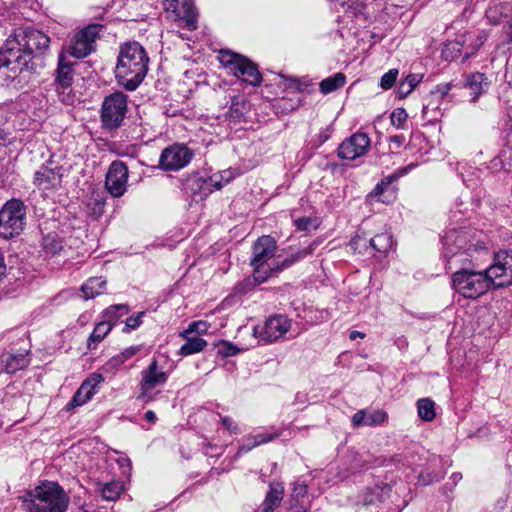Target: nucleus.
Returning <instances> with one entry per match:
<instances>
[{"label":"nucleus","mask_w":512,"mask_h":512,"mask_svg":"<svg viewBox=\"0 0 512 512\" xmlns=\"http://www.w3.org/2000/svg\"><path fill=\"white\" fill-rule=\"evenodd\" d=\"M408 115L404 109H396L391 114V123L400 128L404 122H406Z\"/></svg>","instance_id":"50"},{"label":"nucleus","mask_w":512,"mask_h":512,"mask_svg":"<svg viewBox=\"0 0 512 512\" xmlns=\"http://www.w3.org/2000/svg\"><path fill=\"white\" fill-rule=\"evenodd\" d=\"M218 354H220L223 357H232L237 355L240 351L244 350L245 348H239L238 346L234 345L231 342L221 340L217 344Z\"/></svg>","instance_id":"44"},{"label":"nucleus","mask_w":512,"mask_h":512,"mask_svg":"<svg viewBox=\"0 0 512 512\" xmlns=\"http://www.w3.org/2000/svg\"><path fill=\"white\" fill-rule=\"evenodd\" d=\"M315 249V244L292 252L284 257L277 254V244L273 237L263 235L253 245V255L250 264L253 274L236 286L239 292H247L256 285L266 282L269 278L289 268L295 262L305 258Z\"/></svg>","instance_id":"1"},{"label":"nucleus","mask_w":512,"mask_h":512,"mask_svg":"<svg viewBox=\"0 0 512 512\" xmlns=\"http://www.w3.org/2000/svg\"><path fill=\"white\" fill-rule=\"evenodd\" d=\"M419 417L424 421H432L435 416V403L429 398L419 399L417 402Z\"/></svg>","instance_id":"40"},{"label":"nucleus","mask_w":512,"mask_h":512,"mask_svg":"<svg viewBox=\"0 0 512 512\" xmlns=\"http://www.w3.org/2000/svg\"><path fill=\"white\" fill-rule=\"evenodd\" d=\"M0 360L7 373H15L30 364L29 351L25 350L18 353L6 352L1 355Z\"/></svg>","instance_id":"24"},{"label":"nucleus","mask_w":512,"mask_h":512,"mask_svg":"<svg viewBox=\"0 0 512 512\" xmlns=\"http://www.w3.org/2000/svg\"><path fill=\"white\" fill-rule=\"evenodd\" d=\"M210 323L204 320H198L191 322L187 329L180 333L181 337H187V334H206L210 328Z\"/></svg>","instance_id":"43"},{"label":"nucleus","mask_w":512,"mask_h":512,"mask_svg":"<svg viewBox=\"0 0 512 512\" xmlns=\"http://www.w3.org/2000/svg\"><path fill=\"white\" fill-rule=\"evenodd\" d=\"M127 112V96L115 92L107 96L102 105L101 119L105 127L116 128L123 121Z\"/></svg>","instance_id":"10"},{"label":"nucleus","mask_w":512,"mask_h":512,"mask_svg":"<svg viewBox=\"0 0 512 512\" xmlns=\"http://www.w3.org/2000/svg\"><path fill=\"white\" fill-rule=\"evenodd\" d=\"M387 419V414L383 410H359L352 416V424L355 427L376 426L382 424Z\"/></svg>","instance_id":"23"},{"label":"nucleus","mask_w":512,"mask_h":512,"mask_svg":"<svg viewBox=\"0 0 512 512\" xmlns=\"http://www.w3.org/2000/svg\"><path fill=\"white\" fill-rule=\"evenodd\" d=\"M221 424L233 434H239L241 432L238 424L229 416L221 417Z\"/></svg>","instance_id":"51"},{"label":"nucleus","mask_w":512,"mask_h":512,"mask_svg":"<svg viewBox=\"0 0 512 512\" xmlns=\"http://www.w3.org/2000/svg\"><path fill=\"white\" fill-rule=\"evenodd\" d=\"M165 9L179 20V26L189 30L197 28V13L192 0H166Z\"/></svg>","instance_id":"17"},{"label":"nucleus","mask_w":512,"mask_h":512,"mask_svg":"<svg viewBox=\"0 0 512 512\" xmlns=\"http://www.w3.org/2000/svg\"><path fill=\"white\" fill-rule=\"evenodd\" d=\"M123 490V484L120 481H111L107 483H99L98 491L102 498L107 501L117 500Z\"/></svg>","instance_id":"33"},{"label":"nucleus","mask_w":512,"mask_h":512,"mask_svg":"<svg viewBox=\"0 0 512 512\" xmlns=\"http://www.w3.org/2000/svg\"><path fill=\"white\" fill-rule=\"evenodd\" d=\"M486 270L491 285L505 287L512 284V250L500 251Z\"/></svg>","instance_id":"11"},{"label":"nucleus","mask_w":512,"mask_h":512,"mask_svg":"<svg viewBox=\"0 0 512 512\" xmlns=\"http://www.w3.org/2000/svg\"><path fill=\"white\" fill-rule=\"evenodd\" d=\"M237 104H232L229 111L227 112L228 117L233 121H239V119L243 116V112L239 109Z\"/></svg>","instance_id":"54"},{"label":"nucleus","mask_w":512,"mask_h":512,"mask_svg":"<svg viewBox=\"0 0 512 512\" xmlns=\"http://www.w3.org/2000/svg\"><path fill=\"white\" fill-rule=\"evenodd\" d=\"M219 60L225 69L242 82L251 86H258L261 84L262 75L259 72L258 67L248 58L230 51L222 50L219 55Z\"/></svg>","instance_id":"7"},{"label":"nucleus","mask_w":512,"mask_h":512,"mask_svg":"<svg viewBox=\"0 0 512 512\" xmlns=\"http://www.w3.org/2000/svg\"><path fill=\"white\" fill-rule=\"evenodd\" d=\"M258 447L255 442V438L252 437V434H248L243 437L242 443L239 445V448L236 453V457H240L241 455L248 453L252 449Z\"/></svg>","instance_id":"47"},{"label":"nucleus","mask_w":512,"mask_h":512,"mask_svg":"<svg viewBox=\"0 0 512 512\" xmlns=\"http://www.w3.org/2000/svg\"><path fill=\"white\" fill-rule=\"evenodd\" d=\"M145 419L151 423H154L156 420H157V416L156 414L151 411V410H148L146 413H145Z\"/></svg>","instance_id":"57"},{"label":"nucleus","mask_w":512,"mask_h":512,"mask_svg":"<svg viewBox=\"0 0 512 512\" xmlns=\"http://www.w3.org/2000/svg\"><path fill=\"white\" fill-rule=\"evenodd\" d=\"M106 280L102 277H91L81 287L85 299H93L104 293Z\"/></svg>","instance_id":"30"},{"label":"nucleus","mask_w":512,"mask_h":512,"mask_svg":"<svg viewBox=\"0 0 512 512\" xmlns=\"http://www.w3.org/2000/svg\"><path fill=\"white\" fill-rule=\"evenodd\" d=\"M73 82V69L72 66L66 63V58L63 54L59 56L58 68L56 71V86L68 88L72 86Z\"/></svg>","instance_id":"29"},{"label":"nucleus","mask_w":512,"mask_h":512,"mask_svg":"<svg viewBox=\"0 0 512 512\" xmlns=\"http://www.w3.org/2000/svg\"><path fill=\"white\" fill-rule=\"evenodd\" d=\"M371 146V139L366 133L357 132L343 141L338 148V156L345 160H355L364 156Z\"/></svg>","instance_id":"18"},{"label":"nucleus","mask_w":512,"mask_h":512,"mask_svg":"<svg viewBox=\"0 0 512 512\" xmlns=\"http://www.w3.org/2000/svg\"><path fill=\"white\" fill-rule=\"evenodd\" d=\"M490 82L488 78L480 72H475L467 76L466 86L473 94L472 101H475L481 94L488 90Z\"/></svg>","instance_id":"28"},{"label":"nucleus","mask_w":512,"mask_h":512,"mask_svg":"<svg viewBox=\"0 0 512 512\" xmlns=\"http://www.w3.org/2000/svg\"><path fill=\"white\" fill-rule=\"evenodd\" d=\"M144 315V312H140L136 316H130L126 319V326L130 329H136L140 326L142 323V316Z\"/></svg>","instance_id":"53"},{"label":"nucleus","mask_w":512,"mask_h":512,"mask_svg":"<svg viewBox=\"0 0 512 512\" xmlns=\"http://www.w3.org/2000/svg\"><path fill=\"white\" fill-rule=\"evenodd\" d=\"M390 488L387 486H374L367 488L362 495V501L365 505L375 504L382 501L384 495L389 492Z\"/></svg>","instance_id":"38"},{"label":"nucleus","mask_w":512,"mask_h":512,"mask_svg":"<svg viewBox=\"0 0 512 512\" xmlns=\"http://www.w3.org/2000/svg\"><path fill=\"white\" fill-rule=\"evenodd\" d=\"M63 169L50 161L43 164L34 174L33 183L41 191L56 190L61 186Z\"/></svg>","instance_id":"15"},{"label":"nucleus","mask_w":512,"mask_h":512,"mask_svg":"<svg viewBox=\"0 0 512 512\" xmlns=\"http://www.w3.org/2000/svg\"><path fill=\"white\" fill-rule=\"evenodd\" d=\"M397 69H390L387 73H385L380 80V86L384 90H388L393 87L398 77Z\"/></svg>","instance_id":"49"},{"label":"nucleus","mask_w":512,"mask_h":512,"mask_svg":"<svg viewBox=\"0 0 512 512\" xmlns=\"http://www.w3.org/2000/svg\"><path fill=\"white\" fill-rule=\"evenodd\" d=\"M284 496V487L279 482H272L269 490L257 512H273L279 506Z\"/></svg>","instance_id":"25"},{"label":"nucleus","mask_w":512,"mask_h":512,"mask_svg":"<svg viewBox=\"0 0 512 512\" xmlns=\"http://www.w3.org/2000/svg\"><path fill=\"white\" fill-rule=\"evenodd\" d=\"M113 327L103 320L96 324L93 332L88 338V349L92 350L110 333Z\"/></svg>","instance_id":"34"},{"label":"nucleus","mask_w":512,"mask_h":512,"mask_svg":"<svg viewBox=\"0 0 512 512\" xmlns=\"http://www.w3.org/2000/svg\"><path fill=\"white\" fill-rule=\"evenodd\" d=\"M29 512H65L69 497L56 482L43 481L21 497Z\"/></svg>","instance_id":"5"},{"label":"nucleus","mask_w":512,"mask_h":512,"mask_svg":"<svg viewBox=\"0 0 512 512\" xmlns=\"http://www.w3.org/2000/svg\"><path fill=\"white\" fill-rule=\"evenodd\" d=\"M63 248L61 239L52 234H48L43 238V249L52 255L58 254Z\"/></svg>","instance_id":"42"},{"label":"nucleus","mask_w":512,"mask_h":512,"mask_svg":"<svg viewBox=\"0 0 512 512\" xmlns=\"http://www.w3.org/2000/svg\"><path fill=\"white\" fill-rule=\"evenodd\" d=\"M364 337H365V334L360 331H357V330L352 331L349 335V338L351 340H355L356 338H364Z\"/></svg>","instance_id":"59"},{"label":"nucleus","mask_w":512,"mask_h":512,"mask_svg":"<svg viewBox=\"0 0 512 512\" xmlns=\"http://www.w3.org/2000/svg\"><path fill=\"white\" fill-rule=\"evenodd\" d=\"M443 257L446 269L452 271L458 265H475L476 254L485 251L479 241H474L471 231L465 229H451L442 237Z\"/></svg>","instance_id":"4"},{"label":"nucleus","mask_w":512,"mask_h":512,"mask_svg":"<svg viewBox=\"0 0 512 512\" xmlns=\"http://www.w3.org/2000/svg\"><path fill=\"white\" fill-rule=\"evenodd\" d=\"M294 224L299 231H312L318 227L317 219L312 217H301L294 220Z\"/></svg>","instance_id":"45"},{"label":"nucleus","mask_w":512,"mask_h":512,"mask_svg":"<svg viewBox=\"0 0 512 512\" xmlns=\"http://www.w3.org/2000/svg\"><path fill=\"white\" fill-rule=\"evenodd\" d=\"M361 237L360 236H355L353 239H351L350 241V246L356 250L358 249L361 245H360V242H361Z\"/></svg>","instance_id":"56"},{"label":"nucleus","mask_w":512,"mask_h":512,"mask_svg":"<svg viewBox=\"0 0 512 512\" xmlns=\"http://www.w3.org/2000/svg\"><path fill=\"white\" fill-rule=\"evenodd\" d=\"M405 142L403 135H394L390 137V144L393 148H400Z\"/></svg>","instance_id":"55"},{"label":"nucleus","mask_w":512,"mask_h":512,"mask_svg":"<svg viewBox=\"0 0 512 512\" xmlns=\"http://www.w3.org/2000/svg\"><path fill=\"white\" fill-rule=\"evenodd\" d=\"M101 28V25L92 24L77 32L71 40L69 54L77 59L90 55L95 49V41Z\"/></svg>","instance_id":"14"},{"label":"nucleus","mask_w":512,"mask_h":512,"mask_svg":"<svg viewBox=\"0 0 512 512\" xmlns=\"http://www.w3.org/2000/svg\"><path fill=\"white\" fill-rule=\"evenodd\" d=\"M512 11V6L509 3H499L493 6H490L486 10V18L487 21L491 25H497L501 21L502 18H508L509 12ZM505 34L510 42H512V15L510 19L507 21V24L504 26Z\"/></svg>","instance_id":"21"},{"label":"nucleus","mask_w":512,"mask_h":512,"mask_svg":"<svg viewBox=\"0 0 512 512\" xmlns=\"http://www.w3.org/2000/svg\"><path fill=\"white\" fill-rule=\"evenodd\" d=\"M510 161H512V150H502L499 155L491 161V167L495 170L509 171L512 168Z\"/></svg>","instance_id":"41"},{"label":"nucleus","mask_w":512,"mask_h":512,"mask_svg":"<svg viewBox=\"0 0 512 512\" xmlns=\"http://www.w3.org/2000/svg\"><path fill=\"white\" fill-rule=\"evenodd\" d=\"M411 167L412 166H407V167L400 168L399 170H397L393 174L388 175L387 177H385L380 183H378L376 185V187L374 188L372 194L374 196H380L389 185H391L394 181L398 180L401 176L407 174L408 171L411 169Z\"/></svg>","instance_id":"39"},{"label":"nucleus","mask_w":512,"mask_h":512,"mask_svg":"<svg viewBox=\"0 0 512 512\" xmlns=\"http://www.w3.org/2000/svg\"><path fill=\"white\" fill-rule=\"evenodd\" d=\"M345 83L346 76L343 73L338 72L333 76L323 79L319 84V89L322 94L327 95L342 88Z\"/></svg>","instance_id":"32"},{"label":"nucleus","mask_w":512,"mask_h":512,"mask_svg":"<svg viewBox=\"0 0 512 512\" xmlns=\"http://www.w3.org/2000/svg\"><path fill=\"white\" fill-rule=\"evenodd\" d=\"M105 203L104 191L95 189L90 191L85 201L87 213L95 218L101 216L104 212Z\"/></svg>","instance_id":"26"},{"label":"nucleus","mask_w":512,"mask_h":512,"mask_svg":"<svg viewBox=\"0 0 512 512\" xmlns=\"http://www.w3.org/2000/svg\"><path fill=\"white\" fill-rule=\"evenodd\" d=\"M291 326V321L283 315H274L269 317L263 325H258L253 329V336L256 343L273 342L285 335Z\"/></svg>","instance_id":"12"},{"label":"nucleus","mask_w":512,"mask_h":512,"mask_svg":"<svg viewBox=\"0 0 512 512\" xmlns=\"http://www.w3.org/2000/svg\"><path fill=\"white\" fill-rule=\"evenodd\" d=\"M6 141V133L4 130L0 129V145H2Z\"/></svg>","instance_id":"60"},{"label":"nucleus","mask_w":512,"mask_h":512,"mask_svg":"<svg viewBox=\"0 0 512 512\" xmlns=\"http://www.w3.org/2000/svg\"><path fill=\"white\" fill-rule=\"evenodd\" d=\"M236 177V173L231 170H224L215 173L208 178H197L194 182L202 195L207 196L216 190H220Z\"/></svg>","instance_id":"20"},{"label":"nucleus","mask_w":512,"mask_h":512,"mask_svg":"<svg viewBox=\"0 0 512 512\" xmlns=\"http://www.w3.org/2000/svg\"><path fill=\"white\" fill-rule=\"evenodd\" d=\"M486 40L487 35L484 31H472L460 36L457 44L462 47L464 59H468L480 49Z\"/></svg>","instance_id":"22"},{"label":"nucleus","mask_w":512,"mask_h":512,"mask_svg":"<svg viewBox=\"0 0 512 512\" xmlns=\"http://www.w3.org/2000/svg\"><path fill=\"white\" fill-rule=\"evenodd\" d=\"M149 67V57L144 47L136 42H126L120 46L115 77L119 85L134 91L144 80Z\"/></svg>","instance_id":"3"},{"label":"nucleus","mask_w":512,"mask_h":512,"mask_svg":"<svg viewBox=\"0 0 512 512\" xmlns=\"http://www.w3.org/2000/svg\"><path fill=\"white\" fill-rule=\"evenodd\" d=\"M26 209L22 201H7L0 210V236L9 239L21 233L25 225Z\"/></svg>","instance_id":"9"},{"label":"nucleus","mask_w":512,"mask_h":512,"mask_svg":"<svg viewBox=\"0 0 512 512\" xmlns=\"http://www.w3.org/2000/svg\"><path fill=\"white\" fill-rule=\"evenodd\" d=\"M103 382L104 378L101 374H91L80 385L71 400L66 404L65 409L71 411L87 403L98 392Z\"/></svg>","instance_id":"19"},{"label":"nucleus","mask_w":512,"mask_h":512,"mask_svg":"<svg viewBox=\"0 0 512 512\" xmlns=\"http://www.w3.org/2000/svg\"><path fill=\"white\" fill-rule=\"evenodd\" d=\"M56 91L62 103L66 105H72L74 103L76 96L73 93L71 86H68L67 89L64 87L56 86Z\"/></svg>","instance_id":"48"},{"label":"nucleus","mask_w":512,"mask_h":512,"mask_svg":"<svg viewBox=\"0 0 512 512\" xmlns=\"http://www.w3.org/2000/svg\"><path fill=\"white\" fill-rule=\"evenodd\" d=\"M186 342L181 346L179 350V355L181 356H189L195 353H199L207 346V341L198 336H190L187 334V337H183Z\"/></svg>","instance_id":"31"},{"label":"nucleus","mask_w":512,"mask_h":512,"mask_svg":"<svg viewBox=\"0 0 512 512\" xmlns=\"http://www.w3.org/2000/svg\"><path fill=\"white\" fill-rule=\"evenodd\" d=\"M281 431L275 430L273 432H262V433H256L252 434V437L255 438V442L257 443V446L269 443L278 437L281 436Z\"/></svg>","instance_id":"46"},{"label":"nucleus","mask_w":512,"mask_h":512,"mask_svg":"<svg viewBox=\"0 0 512 512\" xmlns=\"http://www.w3.org/2000/svg\"><path fill=\"white\" fill-rule=\"evenodd\" d=\"M423 74L413 73L409 74L404 80H402L398 87V94L400 98H406L422 81Z\"/></svg>","instance_id":"36"},{"label":"nucleus","mask_w":512,"mask_h":512,"mask_svg":"<svg viewBox=\"0 0 512 512\" xmlns=\"http://www.w3.org/2000/svg\"><path fill=\"white\" fill-rule=\"evenodd\" d=\"M128 312L129 307L125 304L111 305L103 312V321L111 324V327H113L118 319L126 315Z\"/></svg>","instance_id":"37"},{"label":"nucleus","mask_w":512,"mask_h":512,"mask_svg":"<svg viewBox=\"0 0 512 512\" xmlns=\"http://www.w3.org/2000/svg\"><path fill=\"white\" fill-rule=\"evenodd\" d=\"M307 494V486L304 483L296 482L293 486L292 496L295 499L303 498Z\"/></svg>","instance_id":"52"},{"label":"nucleus","mask_w":512,"mask_h":512,"mask_svg":"<svg viewBox=\"0 0 512 512\" xmlns=\"http://www.w3.org/2000/svg\"><path fill=\"white\" fill-rule=\"evenodd\" d=\"M168 378L169 372L166 371L164 366H161L158 359L154 357L148 367L141 371L137 399L143 403L154 401L159 394L158 391H155V388L165 385Z\"/></svg>","instance_id":"8"},{"label":"nucleus","mask_w":512,"mask_h":512,"mask_svg":"<svg viewBox=\"0 0 512 512\" xmlns=\"http://www.w3.org/2000/svg\"><path fill=\"white\" fill-rule=\"evenodd\" d=\"M437 90H438V92H440V93H441V95H443V96H444V95H446V94L449 92V90H450V85H449V84L439 85V86L437 87Z\"/></svg>","instance_id":"58"},{"label":"nucleus","mask_w":512,"mask_h":512,"mask_svg":"<svg viewBox=\"0 0 512 512\" xmlns=\"http://www.w3.org/2000/svg\"><path fill=\"white\" fill-rule=\"evenodd\" d=\"M140 351H141L140 345L130 346V347L124 349L123 351H121L119 354L111 357L104 365V369L107 372H115L118 369H120L124 363H126L128 360H130L134 355H136Z\"/></svg>","instance_id":"27"},{"label":"nucleus","mask_w":512,"mask_h":512,"mask_svg":"<svg viewBox=\"0 0 512 512\" xmlns=\"http://www.w3.org/2000/svg\"><path fill=\"white\" fill-rule=\"evenodd\" d=\"M370 246L379 253L385 254L393 247V238L391 233L385 231L375 235L369 240Z\"/></svg>","instance_id":"35"},{"label":"nucleus","mask_w":512,"mask_h":512,"mask_svg":"<svg viewBox=\"0 0 512 512\" xmlns=\"http://www.w3.org/2000/svg\"><path fill=\"white\" fill-rule=\"evenodd\" d=\"M471 265H458L452 274V288L464 298L476 299L491 286L486 270L477 271Z\"/></svg>","instance_id":"6"},{"label":"nucleus","mask_w":512,"mask_h":512,"mask_svg":"<svg viewBox=\"0 0 512 512\" xmlns=\"http://www.w3.org/2000/svg\"><path fill=\"white\" fill-rule=\"evenodd\" d=\"M128 168L122 161H113L106 173L105 187L113 197H121L127 191Z\"/></svg>","instance_id":"16"},{"label":"nucleus","mask_w":512,"mask_h":512,"mask_svg":"<svg viewBox=\"0 0 512 512\" xmlns=\"http://www.w3.org/2000/svg\"><path fill=\"white\" fill-rule=\"evenodd\" d=\"M193 158V152L183 144L166 147L160 155L159 167L163 171H179L186 167Z\"/></svg>","instance_id":"13"},{"label":"nucleus","mask_w":512,"mask_h":512,"mask_svg":"<svg viewBox=\"0 0 512 512\" xmlns=\"http://www.w3.org/2000/svg\"><path fill=\"white\" fill-rule=\"evenodd\" d=\"M50 38L37 29H17L11 34L0 52V74L15 80L28 69L33 53L48 49Z\"/></svg>","instance_id":"2"}]
</instances>
